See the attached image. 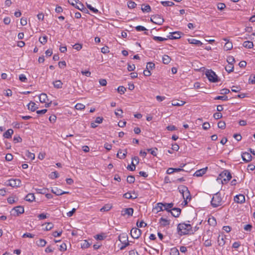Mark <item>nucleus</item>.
Instances as JSON below:
<instances>
[{"mask_svg": "<svg viewBox=\"0 0 255 255\" xmlns=\"http://www.w3.org/2000/svg\"><path fill=\"white\" fill-rule=\"evenodd\" d=\"M192 227L189 224H185L184 223H180L178 225L177 230L178 232H180L181 234H188L191 231Z\"/></svg>", "mask_w": 255, "mask_h": 255, "instance_id": "obj_1", "label": "nucleus"}, {"mask_svg": "<svg viewBox=\"0 0 255 255\" xmlns=\"http://www.w3.org/2000/svg\"><path fill=\"white\" fill-rule=\"evenodd\" d=\"M222 198L219 192L215 194L211 201V205L213 207H217L222 205Z\"/></svg>", "mask_w": 255, "mask_h": 255, "instance_id": "obj_2", "label": "nucleus"}, {"mask_svg": "<svg viewBox=\"0 0 255 255\" xmlns=\"http://www.w3.org/2000/svg\"><path fill=\"white\" fill-rule=\"evenodd\" d=\"M69 3L82 11H88L84 5L79 0H68Z\"/></svg>", "mask_w": 255, "mask_h": 255, "instance_id": "obj_3", "label": "nucleus"}, {"mask_svg": "<svg viewBox=\"0 0 255 255\" xmlns=\"http://www.w3.org/2000/svg\"><path fill=\"white\" fill-rule=\"evenodd\" d=\"M206 76L208 78L209 81L216 83L219 81L217 75L212 70H208L205 72Z\"/></svg>", "mask_w": 255, "mask_h": 255, "instance_id": "obj_4", "label": "nucleus"}, {"mask_svg": "<svg viewBox=\"0 0 255 255\" xmlns=\"http://www.w3.org/2000/svg\"><path fill=\"white\" fill-rule=\"evenodd\" d=\"M119 240L123 244V245L120 247L121 250H124L129 245L128 242V237L126 234H121L119 236Z\"/></svg>", "mask_w": 255, "mask_h": 255, "instance_id": "obj_5", "label": "nucleus"}, {"mask_svg": "<svg viewBox=\"0 0 255 255\" xmlns=\"http://www.w3.org/2000/svg\"><path fill=\"white\" fill-rule=\"evenodd\" d=\"M150 20L153 23L158 25H161L164 22L163 18L158 14L152 15L150 18Z\"/></svg>", "mask_w": 255, "mask_h": 255, "instance_id": "obj_6", "label": "nucleus"}, {"mask_svg": "<svg viewBox=\"0 0 255 255\" xmlns=\"http://www.w3.org/2000/svg\"><path fill=\"white\" fill-rule=\"evenodd\" d=\"M220 176L223 178V180L225 182H228L230 181L232 178V175L230 172L228 170H225L223 171L220 174Z\"/></svg>", "mask_w": 255, "mask_h": 255, "instance_id": "obj_7", "label": "nucleus"}, {"mask_svg": "<svg viewBox=\"0 0 255 255\" xmlns=\"http://www.w3.org/2000/svg\"><path fill=\"white\" fill-rule=\"evenodd\" d=\"M141 234V231L137 228H133L130 231V235L134 239H138Z\"/></svg>", "mask_w": 255, "mask_h": 255, "instance_id": "obj_8", "label": "nucleus"}, {"mask_svg": "<svg viewBox=\"0 0 255 255\" xmlns=\"http://www.w3.org/2000/svg\"><path fill=\"white\" fill-rule=\"evenodd\" d=\"M24 210L22 206H18L13 208L12 210V214L14 216H19L24 213Z\"/></svg>", "mask_w": 255, "mask_h": 255, "instance_id": "obj_9", "label": "nucleus"}, {"mask_svg": "<svg viewBox=\"0 0 255 255\" xmlns=\"http://www.w3.org/2000/svg\"><path fill=\"white\" fill-rule=\"evenodd\" d=\"M21 184V181L19 179H11L8 180V185L10 186L19 187Z\"/></svg>", "mask_w": 255, "mask_h": 255, "instance_id": "obj_10", "label": "nucleus"}, {"mask_svg": "<svg viewBox=\"0 0 255 255\" xmlns=\"http://www.w3.org/2000/svg\"><path fill=\"white\" fill-rule=\"evenodd\" d=\"M51 192L55 194L57 196H60L65 194H69V192L62 191L60 189H58L57 187H55L51 189Z\"/></svg>", "mask_w": 255, "mask_h": 255, "instance_id": "obj_11", "label": "nucleus"}, {"mask_svg": "<svg viewBox=\"0 0 255 255\" xmlns=\"http://www.w3.org/2000/svg\"><path fill=\"white\" fill-rule=\"evenodd\" d=\"M242 158L246 162H249L252 160V156L250 153L247 152H245L242 153Z\"/></svg>", "mask_w": 255, "mask_h": 255, "instance_id": "obj_12", "label": "nucleus"}, {"mask_svg": "<svg viewBox=\"0 0 255 255\" xmlns=\"http://www.w3.org/2000/svg\"><path fill=\"white\" fill-rule=\"evenodd\" d=\"M182 33L178 31L173 32L170 33V35L168 36V38L170 39H176L181 37Z\"/></svg>", "mask_w": 255, "mask_h": 255, "instance_id": "obj_13", "label": "nucleus"}, {"mask_svg": "<svg viewBox=\"0 0 255 255\" xmlns=\"http://www.w3.org/2000/svg\"><path fill=\"white\" fill-rule=\"evenodd\" d=\"M234 201L238 203H243L245 201V196L243 194L237 195L234 197Z\"/></svg>", "mask_w": 255, "mask_h": 255, "instance_id": "obj_14", "label": "nucleus"}, {"mask_svg": "<svg viewBox=\"0 0 255 255\" xmlns=\"http://www.w3.org/2000/svg\"><path fill=\"white\" fill-rule=\"evenodd\" d=\"M207 167L203 168L202 169H200L199 170H197L194 174V176L196 177H200L202 176L203 175H204L207 171Z\"/></svg>", "mask_w": 255, "mask_h": 255, "instance_id": "obj_15", "label": "nucleus"}, {"mask_svg": "<svg viewBox=\"0 0 255 255\" xmlns=\"http://www.w3.org/2000/svg\"><path fill=\"white\" fill-rule=\"evenodd\" d=\"M133 213V209L132 208H128L124 209L122 211L123 215H128V216H132Z\"/></svg>", "mask_w": 255, "mask_h": 255, "instance_id": "obj_16", "label": "nucleus"}, {"mask_svg": "<svg viewBox=\"0 0 255 255\" xmlns=\"http://www.w3.org/2000/svg\"><path fill=\"white\" fill-rule=\"evenodd\" d=\"M174 204L173 203H163V207L164 210L167 211L169 213H170L172 211V209L173 208Z\"/></svg>", "mask_w": 255, "mask_h": 255, "instance_id": "obj_17", "label": "nucleus"}, {"mask_svg": "<svg viewBox=\"0 0 255 255\" xmlns=\"http://www.w3.org/2000/svg\"><path fill=\"white\" fill-rule=\"evenodd\" d=\"M181 211V210L180 208H173L172 209V211L170 213L173 216L175 217H178L180 215Z\"/></svg>", "mask_w": 255, "mask_h": 255, "instance_id": "obj_18", "label": "nucleus"}, {"mask_svg": "<svg viewBox=\"0 0 255 255\" xmlns=\"http://www.w3.org/2000/svg\"><path fill=\"white\" fill-rule=\"evenodd\" d=\"M223 40L226 41L224 45V48L225 50H231L233 48V44L231 42L227 40V39L224 38Z\"/></svg>", "mask_w": 255, "mask_h": 255, "instance_id": "obj_19", "label": "nucleus"}, {"mask_svg": "<svg viewBox=\"0 0 255 255\" xmlns=\"http://www.w3.org/2000/svg\"><path fill=\"white\" fill-rule=\"evenodd\" d=\"M39 99L40 102L42 103H46L47 101H48L47 96L45 93L41 94L39 96Z\"/></svg>", "mask_w": 255, "mask_h": 255, "instance_id": "obj_20", "label": "nucleus"}, {"mask_svg": "<svg viewBox=\"0 0 255 255\" xmlns=\"http://www.w3.org/2000/svg\"><path fill=\"white\" fill-rule=\"evenodd\" d=\"M24 199L28 202H32L35 200V196L33 193L28 194L25 197Z\"/></svg>", "mask_w": 255, "mask_h": 255, "instance_id": "obj_21", "label": "nucleus"}, {"mask_svg": "<svg viewBox=\"0 0 255 255\" xmlns=\"http://www.w3.org/2000/svg\"><path fill=\"white\" fill-rule=\"evenodd\" d=\"M163 205V203H158L157 204H156V206L154 208V210H156L157 213L163 211L164 210Z\"/></svg>", "mask_w": 255, "mask_h": 255, "instance_id": "obj_22", "label": "nucleus"}, {"mask_svg": "<svg viewBox=\"0 0 255 255\" xmlns=\"http://www.w3.org/2000/svg\"><path fill=\"white\" fill-rule=\"evenodd\" d=\"M13 133V130L12 129H8L3 133V136L6 138H9L11 137Z\"/></svg>", "mask_w": 255, "mask_h": 255, "instance_id": "obj_23", "label": "nucleus"}, {"mask_svg": "<svg viewBox=\"0 0 255 255\" xmlns=\"http://www.w3.org/2000/svg\"><path fill=\"white\" fill-rule=\"evenodd\" d=\"M218 243L220 246H223L225 244V237L223 236L219 235L218 238Z\"/></svg>", "mask_w": 255, "mask_h": 255, "instance_id": "obj_24", "label": "nucleus"}, {"mask_svg": "<svg viewBox=\"0 0 255 255\" xmlns=\"http://www.w3.org/2000/svg\"><path fill=\"white\" fill-rule=\"evenodd\" d=\"M28 110L31 111L32 112L35 111L37 109H38L37 106L34 102H30L28 105Z\"/></svg>", "mask_w": 255, "mask_h": 255, "instance_id": "obj_25", "label": "nucleus"}, {"mask_svg": "<svg viewBox=\"0 0 255 255\" xmlns=\"http://www.w3.org/2000/svg\"><path fill=\"white\" fill-rule=\"evenodd\" d=\"M182 197H183V199H184V202H185V204H187V200L188 199H191L190 193L189 190H188L186 192H185L184 193V194L182 195Z\"/></svg>", "mask_w": 255, "mask_h": 255, "instance_id": "obj_26", "label": "nucleus"}, {"mask_svg": "<svg viewBox=\"0 0 255 255\" xmlns=\"http://www.w3.org/2000/svg\"><path fill=\"white\" fill-rule=\"evenodd\" d=\"M159 223L163 227H166L169 225L170 221L162 217L160 219Z\"/></svg>", "mask_w": 255, "mask_h": 255, "instance_id": "obj_27", "label": "nucleus"}, {"mask_svg": "<svg viewBox=\"0 0 255 255\" xmlns=\"http://www.w3.org/2000/svg\"><path fill=\"white\" fill-rule=\"evenodd\" d=\"M188 41L190 43L193 44L197 46H201L202 45V43L198 40L195 39H189Z\"/></svg>", "mask_w": 255, "mask_h": 255, "instance_id": "obj_28", "label": "nucleus"}, {"mask_svg": "<svg viewBox=\"0 0 255 255\" xmlns=\"http://www.w3.org/2000/svg\"><path fill=\"white\" fill-rule=\"evenodd\" d=\"M54 87L57 89L62 88L63 83L60 80H56L53 83Z\"/></svg>", "mask_w": 255, "mask_h": 255, "instance_id": "obj_29", "label": "nucleus"}, {"mask_svg": "<svg viewBox=\"0 0 255 255\" xmlns=\"http://www.w3.org/2000/svg\"><path fill=\"white\" fill-rule=\"evenodd\" d=\"M243 45L244 47L247 48H252L254 46L253 42L250 41H245Z\"/></svg>", "mask_w": 255, "mask_h": 255, "instance_id": "obj_30", "label": "nucleus"}, {"mask_svg": "<svg viewBox=\"0 0 255 255\" xmlns=\"http://www.w3.org/2000/svg\"><path fill=\"white\" fill-rule=\"evenodd\" d=\"M47 243V242L44 239H39L38 241L36 242V245L39 247H44Z\"/></svg>", "mask_w": 255, "mask_h": 255, "instance_id": "obj_31", "label": "nucleus"}, {"mask_svg": "<svg viewBox=\"0 0 255 255\" xmlns=\"http://www.w3.org/2000/svg\"><path fill=\"white\" fill-rule=\"evenodd\" d=\"M171 61L170 57L167 55H164L162 57V62L165 64H168Z\"/></svg>", "mask_w": 255, "mask_h": 255, "instance_id": "obj_32", "label": "nucleus"}, {"mask_svg": "<svg viewBox=\"0 0 255 255\" xmlns=\"http://www.w3.org/2000/svg\"><path fill=\"white\" fill-rule=\"evenodd\" d=\"M141 10L143 12H149L151 11V7L149 5H142Z\"/></svg>", "mask_w": 255, "mask_h": 255, "instance_id": "obj_33", "label": "nucleus"}, {"mask_svg": "<svg viewBox=\"0 0 255 255\" xmlns=\"http://www.w3.org/2000/svg\"><path fill=\"white\" fill-rule=\"evenodd\" d=\"M178 190L179 192L182 194H184V193L186 192L188 189V188L184 185H181L178 187Z\"/></svg>", "mask_w": 255, "mask_h": 255, "instance_id": "obj_34", "label": "nucleus"}, {"mask_svg": "<svg viewBox=\"0 0 255 255\" xmlns=\"http://www.w3.org/2000/svg\"><path fill=\"white\" fill-rule=\"evenodd\" d=\"M123 197L124 198H125L126 199H135L137 198L136 196L133 197V196H132L131 195V193L129 192H127V193L124 194L123 195Z\"/></svg>", "mask_w": 255, "mask_h": 255, "instance_id": "obj_35", "label": "nucleus"}, {"mask_svg": "<svg viewBox=\"0 0 255 255\" xmlns=\"http://www.w3.org/2000/svg\"><path fill=\"white\" fill-rule=\"evenodd\" d=\"M161 3L164 6H171L174 4V2L170 1H162Z\"/></svg>", "mask_w": 255, "mask_h": 255, "instance_id": "obj_36", "label": "nucleus"}, {"mask_svg": "<svg viewBox=\"0 0 255 255\" xmlns=\"http://www.w3.org/2000/svg\"><path fill=\"white\" fill-rule=\"evenodd\" d=\"M170 255H180L178 250L176 248H173L171 249Z\"/></svg>", "mask_w": 255, "mask_h": 255, "instance_id": "obj_37", "label": "nucleus"}, {"mask_svg": "<svg viewBox=\"0 0 255 255\" xmlns=\"http://www.w3.org/2000/svg\"><path fill=\"white\" fill-rule=\"evenodd\" d=\"M25 155L28 159H30L31 160H33L35 158L34 154L29 152V151H26Z\"/></svg>", "mask_w": 255, "mask_h": 255, "instance_id": "obj_38", "label": "nucleus"}, {"mask_svg": "<svg viewBox=\"0 0 255 255\" xmlns=\"http://www.w3.org/2000/svg\"><path fill=\"white\" fill-rule=\"evenodd\" d=\"M208 223L210 225H211V226H215L216 225V220L215 219V218L214 217H212L211 218H209L208 220Z\"/></svg>", "mask_w": 255, "mask_h": 255, "instance_id": "obj_39", "label": "nucleus"}, {"mask_svg": "<svg viewBox=\"0 0 255 255\" xmlns=\"http://www.w3.org/2000/svg\"><path fill=\"white\" fill-rule=\"evenodd\" d=\"M86 5H87V7L93 13H98L99 10L97 8L93 7L91 4H89L86 3Z\"/></svg>", "mask_w": 255, "mask_h": 255, "instance_id": "obj_40", "label": "nucleus"}, {"mask_svg": "<svg viewBox=\"0 0 255 255\" xmlns=\"http://www.w3.org/2000/svg\"><path fill=\"white\" fill-rule=\"evenodd\" d=\"M185 103V102L182 101H180L179 102L177 101H172V105L173 106H183Z\"/></svg>", "mask_w": 255, "mask_h": 255, "instance_id": "obj_41", "label": "nucleus"}, {"mask_svg": "<svg viewBox=\"0 0 255 255\" xmlns=\"http://www.w3.org/2000/svg\"><path fill=\"white\" fill-rule=\"evenodd\" d=\"M226 71L228 73H231L234 70L233 64H229L225 67Z\"/></svg>", "mask_w": 255, "mask_h": 255, "instance_id": "obj_42", "label": "nucleus"}, {"mask_svg": "<svg viewBox=\"0 0 255 255\" xmlns=\"http://www.w3.org/2000/svg\"><path fill=\"white\" fill-rule=\"evenodd\" d=\"M49 177L52 179L57 178L59 177V174L57 171H54L51 173L49 175Z\"/></svg>", "mask_w": 255, "mask_h": 255, "instance_id": "obj_43", "label": "nucleus"}, {"mask_svg": "<svg viewBox=\"0 0 255 255\" xmlns=\"http://www.w3.org/2000/svg\"><path fill=\"white\" fill-rule=\"evenodd\" d=\"M127 153V151H126L125 153H122V151L119 150L117 154V157L120 159H124L126 157Z\"/></svg>", "mask_w": 255, "mask_h": 255, "instance_id": "obj_44", "label": "nucleus"}, {"mask_svg": "<svg viewBox=\"0 0 255 255\" xmlns=\"http://www.w3.org/2000/svg\"><path fill=\"white\" fill-rule=\"evenodd\" d=\"M90 243L87 240H84L81 244V248L83 249L88 248L90 247Z\"/></svg>", "mask_w": 255, "mask_h": 255, "instance_id": "obj_45", "label": "nucleus"}, {"mask_svg": "<svg viewBox=\"0 0 255 255\" xmlns=\"http://www.w3.org/2000/svg\"><path fill=\"white\" fill-rule=\"evenodd\" d=\"M227 61L229 64H233L235 60L233 56H229L227 57Z\"/></svg>", "mask_w": 255, "mask_h": 255, "instance_id": "obj_46", "label": "nucleus"}, {"mask_svg": "<svg viewBox=\"0 0 255 255\" xmlns=\"http://www.w3.org/2000/svg\"><path fill=\"white\" fill-rule=\"evenodd\" d=\"M39 41L41 44H45L47 42V37L46 36L40 37L39 38Z\"/></svg>", "mask_w": 255, "mask_h": 255, "instance_id": "obj_47", "label": "nucleus"}, {"mask_svg": "<svg viewBox=\"0 0 255 255\" xmlns=\"http://www.w3.org/2000/svg\"><path fill=\"white\" fill-rule=\"evenodd\" d=\"M155 68V64L154 63L149 62L147 63L146 65V69L150 70Z\"/></svg>", "mask_w": 255, "mask_h": 255, "instance_id": "obj_48", "label": "nucleus"}, {"mask_svg": "<svg viewBox=\"0 0 255 255\" xmlns=\"http://www.w3.org/2000/svg\"><path fill=\"white\" fill-rule=\"evenodd\" d=\"M153 39L154 41H163L167 40L166 38H163L162 37L159 36H153Z\"/></svg>", "mask_w": 255, "mask_h": 255, "instance_id": "obj_49", "label": "nucleus"}, {"mask_svg": "<svg viewBox=\"0 0 255 255\" xmlns=\"http://www.w3.org/2000/svg\"><path fill=\"white\" fill-rule=\"evenodd\" d=\"M127 168L128 170L130 171H134L135 169V164H134L133 161H132L131 165H128Z\"/></svg>", "mask_w": 255, "mask_h": 255, "instance_id": "obj_50", "label": "nucleus"}, {"mask_svg": "<svg viewBox=\"0 0 255 255\" xmlns=\"http://www.w3.org/2000/svg\"><path fill=\"white\" fill-rule=\"evenodd\" d=\"M127 182L129 183H133L134 182L135 178L132 175H129L127 179Z\"/></svg>", "mask_w": 255, "mask_h": 255, "instance_id": "obj_51", "label": "nucleus"}, {"mask_svg": "<svg viewBox=\"0 0 255 255\" xmlns=\"http://www.w3.org/2000/svg\"><path fill=\"white\" fill-rule=\"evenodd\" d=\"M85 107V105L81 103H78L75 105V109L78 110L84 109Z\"/></svg>", "mask_w": 255, "mask_h": 255, "instance_id": "obj_52", "label": "nucleus"}, {"mask_svg": "<svg viewBox=\"0 0 255 255\" xmlns=\"http://www.w3.org/2000/svg\"><path fill=\"white\" fill-rule=\"evenodd\" d=\"M218 127L221 129H224L226 128V123L224 121H220L218 123Z\"/></svg>", "mask_w": 255, "mask_h": 255, "instance_id": "obj_53", "label": "nucleus"}, {"mask_svg": "<svg viewBox=\"0 0 255 255\" xmlns=\"http://www.w3.org/2000/svg\"><path fill=\"white\" fill-rule=\"evenodd\" d=\"M119 93L121 94H123L126 91V88L124 86H119L117 89Z\"/></svg>", "mask_w": 255, "mask_h": 255, "instance_id": "obj_54", "label": "nucleus"}, {"mask_svg": "<svg viewBox=\"0 0 255 255\" xmlns=\"http://www.w3.org/2000/svg\"><path fill=\"white\" fill-rule=\"evenodd\" d=\"M215 100H221L223 101L228 100V98L226 96H219L215 98Z\"/></svg>", "mask_w": 255, "mask_h": 255, "instance_id": "obj_55", "label": "nucleus"}, {"mask_svg": "<svg viewBox=\"0 0 255 255\" xmlns=\"http://www.w3.org/2000/svg\"><path fill=\"white\" fill-rule=\"evenodd\" d=\"M135 29L137 31H141L147 30L145 27L143 26L138 25L135 27Z\"/></svg>", "mask_w": 255, "mask_h": 255, "instance_id": "obj_56", "label": "nucleus"}, {"mask_svg": "<svg viewBox=\"0 0 255 255\" xmlns=\"http://www.w3.org/2000/svg\"><path fill=\"white\" fill-rule=\"evenodd\" d=\"M53 228V225L51 223H47L46 226L45 227V230L46 231H49Z\"/></svg>", "mask_w": 255, "mask_h": 255, "instance_id": "obj_57", "label": "nucleus"}, {"mask_svg": "<svg viewBox=\"0 0 255 255\" xmlns=\"http://www.w3.org/2000/svg\"><path fill=\"white\" fill-rule=\"evenodd\" d=\"M226 7V5L224 3H219L217 5L218 9L222 10Z\"/></svg>", "mask_w": 255, "mask_h": 255, "instance_id": "obj_58", "label": "nucleus"}, {"mask_svg": "<svg viewBox=\"0 0 255 255\" xmlns=\"http://www.w3.org/2000/svg\"><path fill=\"white\" fill-rule=\"evenodd\" d=\"M19 79L22 82H26L27 81V78L24 74H20L19 76Z\"/></svg>", "mask_w": 255, "mask_h": 255, "instance_id": "obj_59", "label": "nucleus"}, {"mask_svg": "<svg viewBox=\"0 0 255 255\" xmlns=\"http://www.w3.org/2000/svg\"><path fill=\"white\" fill-rule=\"evenodd\" d=\"M73 47L75 49H76L77 50L79 51L82 49V45L81 44L76 43L73 46Z\"/></svg>", "mask_w": 255, "mask_h": 255, "instance_id": "obj_60", "label": "nucleus"}, {"mask_svg": "<svg viewBox=\"0 0 255 255\" xmlns=\"http://www.w3.org/2000/svg\"><path fill=\"white\" fill-rule=\"evenodd\" d=\"M34 237V235L32 234L31 233H24L22 235V238H33Z\"/></svg>", "mask_w": 255, "mask_h": 255, "instance_id": "obj_61", "label": "nucleus"}, {"mask_svg": "<svg viewBox=\"0 0 255 255\" xmlns=\"http://www.w3.org/2000/svg\"><path fill=\"white\" fill-rule=\"evenodd\" d=\"M213 117L215 119L218 120L222 118V114L220 113H216L214 114Z\"/></svg>", "mask_w": 255, "mask_h": 255, "instance_id": "obj_62", "label": "nucleus"}, {"mask_svg": "<svg viewBox=\"0 0 255 255\" xmlns=\"http://www.w3.org/2000/svg\"><path fill=\"white\" fill-rule=\"evenodd\" d=\"M204 245L205 247H209L212 246L211 241L209 239H206L205 241Z\"/></svg>", "mask_w": 255, "mask_h": 255, "instance_id": "obj_63", "label": "nucleus"}, {"mask_svg": "<svg viewBox=\"0 0 255 255\" xmlns=\"http://www.w3.org/2000/svg\"><path fill=\"white\" fill-rule=\"evenodd\" d=\"M249 82L250 83L254 84H255V75H252L249 79Z\"/></svg>", "mask_w": 255, "mask_h": 255, "instance_id": "obj_64", "label": "nucleus"}]
</instances>
